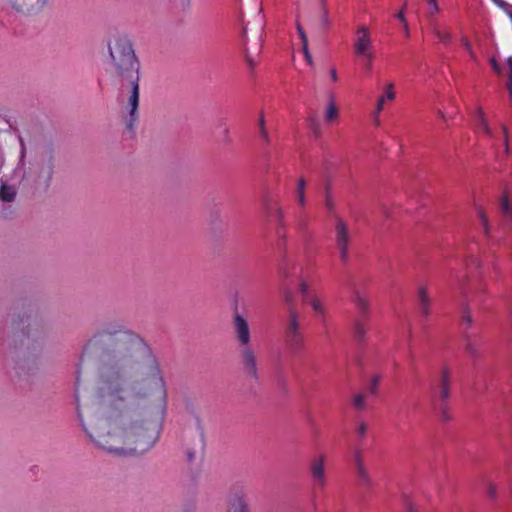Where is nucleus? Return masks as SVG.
<instances>
[{"label": "nucleus", "instance_id": "nucleus-47", "mask_svg": "<svg viewBox=\"0 0 512 512\" xmlns=\"http://www.w3.org/2000/svg\"><path fill=\"white\" fill-rule=\"evenodd\" d=\"M493 2L500 8H506L508 7L509 10L512 8L511 5H509L507 2L503 1V0H493Z\"/></svg>", "mask_w": 512, "mask_h": 512}, {"label": "nucleus", "instance_id": "nucleus-34", "mask_svg": "<svg viewBox=\"0 0 512 512\" xmlns=\"http://www.w3.org/2000/svg\"><path fill=\"white\" fill-rule=\"evenodd\" d=\"M380 376L379 375H375L372 377L371 381H370V385H369V392L371 395H376L377 394V391H378V385H379V382H380Z\"/></svg>", "mask_w": 512, "mask_h": 512}, {"label": "nucleus", "instance_id": "nucleus-19", "mask_svg": "<svg viewBox=\"0 0 512 512\" xmlns=\"http://www.w3.org/2000/svg\"><path fill=\"white\" fill-rule=\"evenodd\" d=\"M475 125L477 128V131L480 133H483L485 136H487L489 138H493L495 136L493 130L488 125V123L485 119L484 112L481 108H478V110H477L476 117H475Z\"/></svg>", "mask_w": 512, "mask_h": 512}, {"label": "nucleus", "instance_id": "nucleus-32", "mask_svg": "<svg viewBox=\"0 0 512 512\" xmlns=\"http://www.w3.org/2000/svg\"><path fill=\"white\" fill-rule=\"evenodd\" d=\"M299 292L302 296V301L305 303L307 301V298L311 297L313 293L309 291V286L307 282L301 281L299 284Z\"/></svg>", "mask_w": 512, "mask_h": 512}, {"label": "nucleus", "instance_id": "nucleus-53", "mask_svg": "<svg viewBox=\"0 0 512 512\" xmlns=\"http://www.w3.org/2000/svg\"><path fill=\"white\" fill-rule=\"evenodd\" d=\"M195 458V455L193 452H191L190 450L187 451V460L188 462H192Z\"/></svg>", "mask_w": 512, "mask_h": 512}, {"label": "nucleus", "instance_id": "nucleus-31", "mask_svg": "<svg viewBox=\"0 0 512 512\" xmlns=\"http://www.w3.org/2000/svg\"><path fill=\"white\" fill-rule=\"evenodd\" d=\"M478 217L481 221L484 233L488 236L490 233V226H489L488 218L482 209H480L478 211Z\"/></svg>", "mask_w": 512, "mask_h": 512}, {"label": "nucleus", "instance_id": "nucleus-46", "mask_svg": "<svg viewBox=\"0 0 512 512\" xmlns=\"http://www.w3.org/2000/svg\"><path fill=\"white\" fill-rule=\"evenodd\" d=\"M305 225H306V221L303 218L302 213H299L297 216L296 226L298 229H304Z\"/></svg>", "mask_w": 512, "mask_h": 512}, {"label": "nucleus", "instance_id": "nucleus-11", "mask_svg": "<svg viewBox=\"0 0 512 512\" xmlns=\"http://www.w3.org/2000/svg\"><path fill=\"white\" fill-rule=\"evenodd\" d=\"M455 281L457 282L459 289L463 298V307H462V323L466 325L467 328H470L473 324V318L471 314V310L469 307V298L464 290V281L458 277L457 274L453 276Z\"/></svg>", "mask_w": 512, "mask_h": 512}, {"label": "nucleus", "instance_id": "nucleus-16", "mask_svg": "<svg viewBox=\"0 0 512 512\" xmlns=\"http://www.w3.org/2000/svg\"><path fill=\"white\" fill-rule=\"evenodd\" d=\"M227 512H249L247 501L242 494L235 493L230 497Z\"/></svg>", "mask_w": 512, "mask_h": 512}, {"label": "nucleus", "instance_id": "nucleus-48", "mask_svg": "<svg viewBox=\"0 0 512 512\" xmlns=\"http://www.w3.org/2000/svg\"><path fill=\"white\" fill-rule=\"evenodd\" d=\"M406 510L408 512H417L416 506L410 500L406 501Z\"/></svg>", "mask_w": 512, "mask_h": 512}, {"label": "nucleus", "instance_id": "nucleus-14", "mask_svg": "<svg viewBox=\"0 0 512 512\" xmlns=\"http://www.w3.org/2000/svg\"><path fill=\"white\" fill-rule=\"evenodd\" d=\"M451 374L448 368H443L439 383V397L445 403L450 397Z\"/></svg>", "mask_w": 512, "mask_h": 512}, {"label": "nucleus", "instance_id": "nucleus-26", "mask_svg": "<svg viewBox=\"0 0 512 512\" xmlns=\"http://www.w3.org/2000/svg\"><path fill=\"white\" fill-rule=\"evenodd\" d=\"M500 206L506 219L512 222V202L509 201L507 196L502 198Z\"/></svg>", "mask_w": 512, "mask_h": 512}, {"label": "nucleus", "instance_id": "nucleus-39", "mask_svg": "<svg viewBox=\"0 0 512 512\" xmlns=\"http://www.w3.org/2000/svg\"><path fill=\"white\" fill-rule=\"evenodd\" d=\"M508 66H509V83H508V91L509 94L512 96V57L508 58Z\"/></svg>", "mask_w": 512, "mask_h": 512}, {"label": "nucleus", "instance_id": "nucleus-37", "mask_svg": "<svg viewBox=\"0 0 512 512\" xmlns=\"http://www.w3.org/2000/svg\"><path fill=\"white\" fill-rule=\"evenodd\" d=\"M357 434L359 435V437L361 438H364L367 434V431H368V426L366 423L364 422H360L357 426Z\"/></svg>", "mask_w": 512, "mask_h": 512}, {"label": "nucleus", "instance_id": "nucleus-8", "mask_svg": "<svg viewBox=\"0 0 512 512\" xmlns=\"http://www.w3.org/2000/svg\"><path fill=\"white\" fill-rule=\"evenodd\" d=\"M3 2L20 14L32 15L41 12L48 5L49 0H3Z\"/></svg>", "mask_w": 512, "mask_h": 512}, {"label": "nucleus", "instance_id": "nucleus-56", "mask_svg": "<svg viewBox=\"0 0 512 512\" xmlns=\"http://www.w3.org/2000/svg\"><path fill=\"white\" fill-rule=\"evenodd\" d=\"M20 144H21V147H22V151L24 152V143H23L22 138H20Z\"/></svg>", "mask_w": 512, "mask_h": 512}, {"label": "nucleus", "instance_id": "nucleus-1", "mask_svg": "<svg viewBox=\"0 0 512 512\" xmlns=\"http://www.w3.org/2000/svg\"><path fill=\"white\" fill-rule=\"evenodd\" d=\"M99 358V416H78L90 439L103 451L127 456L151 449L159 438L167 409V389L151 347L120 323L93 334L84 354Z\"/></svg>", "mask_w": 512, "mask_h": 512}, {"label": "nucleus", "instance_id": "nucleus-50", "mask_svg": "<svg viewBox=\"0 0 512 512\" xmlns=\"http://www.w3.org/2000/svg\"><path fill=\"white\" fill-rule=\"evenodd\" d=\"M24 324V320L20 319V321H17L16 319L13 320V328L14 330L20 329V326Z\"/></svg>", "mask_w": 512, "mask_h": 512}, {"label": "nucleus", "instance_id": "nucleus-22", "mask_svg": "<svg viewBox=\"0 0 512 512\" xmlns=\"http://www.w3.org/2000/svg\"><path fill=\"white\" fill-rule=\"evenodd\" d=\"M363 319L364 318H357L354 321V337L359 342L364 341L366 334L368 332V326L366 325Z\"/></svg>", "mask_w": 512, "mask_h": 512}, {"label": "nucleus", "instance_id": "nucleus-18", "mask_svg": "<svg viewBox=\"0 0 512 512\" xmlns=\"http://www.w3.org/2000/svg\"><path fill=\"white\" fill-rule=\"evenodd\" d=\"M418 305L424 317H429L431 314V299L425 287H420L418 290Z\"/></svg>", "mask_w": 512, "mask_h": 512}, {"label": "nucleus", "instance_id": "nucleus-13", "mask_svg": "<svg viewBox=\"0 0 512 512\" xmlns=\"http://www.w3.org/2000/svg\"><path fill=\"white\" fill-rule=\"evenodd\" d=\"M306 304H309L315 314L321 321H324L327 316V306L325 300L318 294H312L307 298Z\"/></svg>", "mask_w": 512, "mask_h": 512}, {"label": "nucleus", "instance_id": "nucleus-45", "mask_svg": "<svg viewBox=\"0 0 512 512\" xmlns=\"http://www.w3.org/2000/svg\"><path fill=\"white\" fill-rule=\"evenodd\" d=\"M487 494L488 496L491 498V499H495L496 498V495H497V492H496V487L494 484H489L488 487H487Z\"/></svg>", "mask_w": 512, "mask_h": 512}, {"label": "nucleus", "instance_id": "nucleus-4", "mask_svg": "<svg viewBox=\"0 0 512 512\" xmlns=\"http://www.w3.org/2000/svg\"><path fill=\"white\" fill-rule=\"evenodd\" d=\"M55 168V157L51 149L42 151L27 174V180L37 189L46 190L51 183Z\"/></svg>", "mask_w": 512, "mask_h": 512}, {"label": "nucleus", "instance_id": "nucleus-27", "mask_svg": "<svg viewBox=\"0 0 512 512\" xmlns=\"http://www.w3.org/2000/svg\"><path fill=\"white\" fill-rule=\"evenodd\" d=\"M356 474H357V477L362 485H364V486L371 485L372 480H371L369 473L365 467L356 469Z\"/></svg>", "mask_w": 512, "mask_h": 512}, {"label": "nucleus", "instance_id": "nucleus-33", "mask_svg": "<svg viewBox=\"0 0 512 512\" xmlns=\"http://www.w3.org/2000/svg\"><path fill=\"white\" fill-rule=\"evenodd\" d=\"M353 461H354L355 469L365 467L362 452L360 449H355V451L353 453Z\"/></svg>", "mask_w": 512, "mask_h": 512}, {"label": "nucleus", "instance_id": "nucleus-41", "mask_svg": "<svg viewBox=\"0 0 512 512\" xmlns=\"http://www.w3.org/2000/svg\"><path fill=\"white\" fill-rule=\"evenodd\" d=\"M302 50H303V53H304V56H305V59H306L307 63L309 65H312L313 64V59H312V56L310 54V51H309V48H308V44L302 45Z\"/></svg>", "mask_w": 512, "mask_h": 512}, {"label": "nucleus", "instance_id": "nucleus-6", "mask_svg": "<svg viewBox=\"0 0 512 512\" xmlns=\"http://www.w3.org/2000/svg\"><path fill=\"white\" fill-rule=\"evenodd\" d=\"M353 49L355 55L363 58L366 61L367 69H370L375 53L371 34L366 26H361L356 30Z\"/></svg>", "mask_w": 512, "mask_h": 512}, {"label": "nucleus", "instance_id": "nucleus-54", "mask_svg": "<svg viewBox=\"0 0 512 512\" xmlns=\"http://www.w3.org/2000/svg\"><path fill=\"white\" fill-rule=\"evenodd\" d=\"M326 206L330 210L333 208V203H332V201H331V199L329 197H327V199H326Z\"/></svg>", "mask_w": 512, "mask_h": 512}, {"label": "nucleus", "instance_id": "nucleus-44", "mask_svg": "<svg viewBox=\"0 0 512 512\" xmlns=\"http://www.w3.org/2000/svg\"><path fill=\"white\" fill-rule=\"evenodd\" d=\"M502 130H503V134H504L505 153L508 155L509 154L508 131H507V128L505 126H502Z\"/></svg>", "mask_w": 512, "mask_h": 512}, {"label": "nucleus", "instance_id": "nucleus-55", "mask_svg": "<svg viewBox=\"0 0 512 512\" xmlns=\"http://www.w3.org/2000/svg\"><path fill=\"white\" fill-rule=\"evenodd\" d=\"M404 28L403 31L406 32L407 35H409V27L407 21L403 22Z\"/></svg>", "mask_w": 512, "mask_h": 512}, {"label": "nucleus", "instance_id": "nucleus-29", "mask_svg": "<svg viewBox=\"0 0 512 512\" xmlns=\"http://www.w3.org/2000/svg\"><path fill=\"white\" fill-rule=\"evenodd\" d=\"M258 126H259V132H260L262 139L268 142L269 135H268V131L265 127V118H264L263 113H261V115H260Z\"/></svg>", "mask_w": 512, "mask_h": 512}, {"label": "nucleus", "instance_id": "nucleus-10", "mask_svg": "<svg viewBox=\"0 0 512 512\" xmlns=\"http://www.w3.org/2000/svg\"><path fill=\"white\" fill-rule=\"evenodd\" d=\"M262 43H263L262 34H260L257 41L254 42V44L252 46H249L248 44H246V47L244 50V55H245L246 63L248 65L249 69L251 70V72H253L255 70V68L258 64L257 57L261 53Z\"/></svg>", "mask_w": 512, "mask_h": 512}, {"label": "nucleus", "instance_id": "nucleus-28", "mask_svg": "<svg viewBox=\"0 0 512 512\" xmlns=\"http://www.w3.org/2000/svg\"><path fill=\"white\" fill-rule=\"evenodd\" d=\"M353 406L356 410H365L366 409V396L362 393L356 394L353 397Z\"/></svg>", "mask_w": 512, "mask_h": 512}, {"label": "nucleus", "instance_id": "nucleus-20", "mask_svg": "<svg viewBox=\"0 0 512 512\" xmlns=\"http://www.w3.org/2000/svg\"><path fill=\"white\" fill-rule=\"evenodd\" d=\"M431 30L435 37L443 44H448L452 40V34L446 27L440 26L438 23L431 21Z\"/></svg>", "mask_w": 512, "mask_h": 512}, {"label": "nucleus", "instance_id": "nucleus-36", "mask_svg": "<svg viewBox=\"0 0 512 512\" xmlns=\"http://www.w3.org/2000/svg\"><path fill=\"white\" fill-rule=\"evenodd\" d=\"M462 44H463L464 48L466 49V51L469 53L470 57L472 59H476V55L472 50L471 43L468 41L467 38H465V37L462 38Z\"/></svg>", "mask_w": 512, "mask_h": 512}, {"label": "nucleus", "instance_id": "nucleus-35", "mask_svg": "<svg viewBox=\"0 0 512 512\" xmlns=\"http://www.w3.org/2000/svg\"><path fill=\"white\" fill-rule=\"evenodd\" d=\"M429 8H428V15L433 16L434 14L439 12V6L437 4V0H426Z\"/></svg>", "mask_w": 512, "mask_h": 512}, {"label": "nucleus", "instance_id": "nucleus-12", "mask_svg": "<svg viewBox=\"0 0 512 512\" xmlns=\"http://www.w3.org/2000/svg\"><path fill=\"white\" fill-rule=\"evenodd\" d=\"M395 98H396V93H395V89H394V84L392 82H390L384 87L383 93L377 99L376 110L374 112V118L377 123H378L379 114L384 109L385 102L393 101V100H395Z\"/></svg>", "mask_w": 512, "mask_h": 512}, {"label": "nucleus", "instance_id": "nucleus-3", "mask_svg": "<svg viewBox=\"0 0 512 512\" xmlns=\"http://www.w3.org/2000/svg\"><path fill=\"white\" fill-rule=\"evenodd\" d=\"M233 332L238 347L237 357L240 369L247 379L258 382L260 379L258 355L251 344L252 336L248 321L238 312L233 315Z\"/></svg>", "mask_w": 512, "mask_h": 512}, {"label": "nucleus", "instance_id": "nucleus-42", "mask_svg": "<svg viewBox=\"0 0 512 512\" xmlns=\"http://www.w3.org/2000/svg\"><path fill=\"white\" fill-rule=\"evenodd\" d=\"M490 64L492 66V69L495 73L497 74H501L502 73V69H501V66L500 64L497 62V60L495 58H492L490 60Z\"/></svg>", "mask_w": 512, "mask_h": 512}, {"label": "nucleus", "instance_id": "nucleus-2", "mask_svg": "<svg viewBox=\"0 0 512 512\" xmlns=\"http://www.w3.org/2000/svg\"><path fill=\"white\" fill-rule=\"evenodd\" d=\"M109 71L122 86H131L128 98V115L124 118L127 130L131 133L138 123L140 62L135 54L132 42L126 36L114 37L108 44Z\"/></svg>", "mask_w": 512, "mask_h": 512}, {"label": "nucleus", "instance_id": "nucleus-5", "mask_svg": "<svg viewBox=\"0 0 512 512\" xmlns=\"http://www.w3.org/2000/svg\"><path fill=\"white\" fill-rule=\"evenodd\" d=\"M284 339L287 347L293 353H299L305 347L304 335L300 327V316L293 306H290L288 309V318L284 328Z\"/></svg>", "mask_w": 512, "mask_h": 512}, {"label": "nucleus", "instance_id": "nucleus-9", "mask_svg": "<svg viewBox=\"0 0 512 512\" xmlns=\"http://www.w3.org/2000/svg\"><path fill=\"white\" fill-rule=\"evenodd\" d=\"M327 456L323 453L313 457L309 463L310 475L315 484L319 488H324L326 485L327 477L325 473V464Z\"/></svg>", "mask_w": 512, "mask_h": 512}, {"label": "nucleus", "instance_id": "nucleus-30", "mask_svg": "<svg viewBox=\"0 0 512 512\" xmlns=\"http://www.w3.org/2000/svg\"><path fill=\"white\" fill-rule=\"evenodd\" d=\"M258 126H259V132H260L262 139L268 142L269 135H268V131L265 127V118H264L263 113H261V115H260Z\"/></svg>", "mask_w": 512, "mask_h": 512}, {"label": "nucleus", "instance_id": "nucleus-52", "mask_svg": "<svg viewBox=\"0 0 512 512\" xmlns=\"http://www.w3.org/2000/svg\"><path fill=\"white\" fill-rule=\"evenodd\" d=\"M330 77L333 82H336L338 80L337 72L334 68L330 70Z\"/></svg>", "mask_w": 512, "mask_h": 512}, {"label": "nucleus", "instance_id": "nucleus-7", "mask_svg": "<svg viewBox=\"0 0 512 512\" xmlns=\"http://www.w3.org/2000/svg\"><path fill=\"white\" fill-rule=\"evenodd\" d=\"M334 240L340 259L345 263L349 259V245L351 243V233L347 224L340 218L336 220Z\"/></svg>", "mask_w": 512, "mask_h": 512}, {"label": "nucleus", "instance_id": "nucleus-17", "mask_svg": "<svg viewBox=\"0 0 512 512\" xmlns=\"http://www.w3.org/2000/svg\"><path fill=\"white\" fill-rule=\"evenodd\" d=\"M353 301L359 313L358 318L367 317L370 312L369 299L359 291H355Z\"/></svg>", "mask_w": 512, "mask_h": 512}, {"label": "nucleus", "instance_id": "nucleus-23", "mask_svg": "<svg viewBox=\"0 0 512 512\" xmlns=\"http://www.w3.org/2000/svg\"><path fill=\"white\" fill-rule=\"evenodd\" d=\"M339 116L338 108L335 104L333 97H331L328 106L325 111L324 119L326 122L331 123L335 121Z\"/></svg>", "mask_w": 512, "mask_h": 512}, {"label": "nucleus", "instance_id": "nucleus-24", "mask_svg": "<svg viewBox=\"0 0 512 512\" xmlns=\"http://www.w3.org/2000/svg\"><path fill=\"white\" fill-rule=\"evenodd\" d=\"M305 188H306V181L304 178H300L297 182V187H296V199H297L298 204L301 207H304L306 204Z\"/></svg>", "mask_w": 512, "mask_h": 512}, {"label": "nucleus", "instance_id": "nucleus-43", "mask_svg": "<svg viewBox=\"0 0 512 512\" xmlns=\"http://www.w3.org/2000/svg\"><path fill=\"white\" fill-rule=\"evenodd\" d=\"M310 126L313 129L314 134L316 136H319L320 135L319 123L316 120H314V119H310Z\"/></svg>", "mask_w": 512, "mask_h": 512}, {"label": "nucleus", "instance_id": "nucleus-51", "mask_svg": "<svg viewBox=\"0 0 512 512\" xmlns=\"http://www.w3.org/2000/svg\"><path fill=\"white\" fill-rule=\"evenodd\" d=\"M396 18L400 20L402 23L406 21L404 16V8L396 14Z\"/></svg>", "mask_w": 512, "mask_h": 512}, {"label": "nucleus", "instance_id": "nucleus-15", "mask_svg": "<svg viewBox=\"0 0 512 512\" xmlns=\"http://www.w3.org/2000/svg\"><path fill=\"white\" fill-rule=\"evenodd\" d=\"M464 341H465L464 351H465L466 355L473 362L480 359L481 358L480 347H479L478 343L475 341V339L471 335L466 334L464 336Z\"/></svg>", "mask_w": 512, "mask_h": 512}, {"label": "nucleus", "instance_id": "nucleus-49", "mask_svg": "<svg viewBox=\"0 0 512 512\" xmlns=\"http://www.w3.org/2000/svg\"><path fill=\"white\" fill-rule=\"evenodd\" d=\"M321 4L323 6V13H324V18H323V23L325 26H328L329 22H328V19H327V8L325 7V4H324V0H321Z\"/></svg>", "mask_w": 512, "mask_h": 512}, {"label": "nucleus", "instance_id": "nucleus-57", "mask_svg": "<svg viewBox=\"0 0 512 512\" xmlns=\"http://www.w3.org/2000/svg\"><path fill=\"white\" fill-rule=\"evenodd\" d=\"M286 301H287V302H290V301H291V295H290V294L286 296Z\"/></svg>", "mask_w": 512, "mask_h": 512}, {"label": "nucleus", "instance_id": "nucleus-25", "mask_svg": "<svg viewBox=\"0 0 512 512\" xmlns=\"http://www.w3.org/2000/svg\"><path fill=\"white\" fill-rule=\"evenodd\" d=\"M16 192L12 187L1 185L0 187V199L5 202H11L14 200Z\"/></svg>", "mask_w": 512, "mask_h": 512}, {"label": "nucleus", "instance_id": "nucleus-38", "mask_svg": "<svg viewBox=\"0 0 512 512\" xmlns=\"http://www.w3.org/2000/svg\"><path fill=\"white\" fill-rule=\"evenodd\" d=\"M297 31H298V34L300 36L302 45L308 44L307 35H306L304 29L302 28V26L299 23L297 24Z\"/></svg>", "mask_w": 512, "mask_h": 512}, {"label": "nucleus", "instance_id": "nucleus-21", "mask_svg": "<svg viewBox=\"0 0 512 512\" xmlns=\"http://www.w3.org/2000/svg\"><path fill=\"white\" fill-rule=\"evenodd\" d=\"M266 209L271 213L278 224L279 229H285V215L282 207L278 203H266Z\"/></svg>", "mask_w": 512, "mask_h": 512}, {"label": "nucleus", "instance_id": "nucleus-40", "mask_svg": "<svg viewBox=\"0 0 512 512\" xmlns=\"http://www.w3.org/2000/svg\"><path fill=\"white\" fill-rule=\"evenodd\" d=\"M439 409L441 411V418H442V420L443 421H448L450 419V415L448 413V409L446 407V404L445 403H441Z\"/></svg>", "mask_w": 512, "mask_h": 512}]
</instances>
